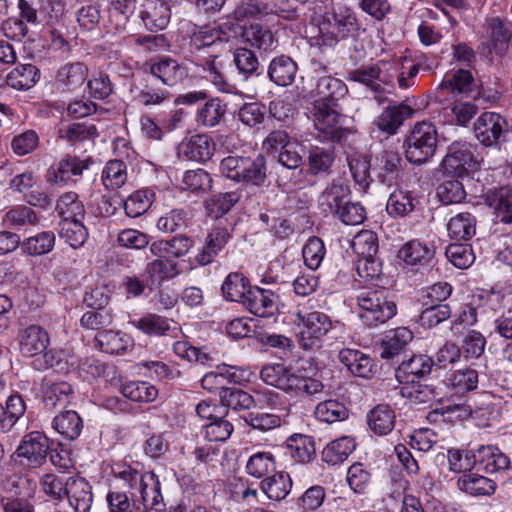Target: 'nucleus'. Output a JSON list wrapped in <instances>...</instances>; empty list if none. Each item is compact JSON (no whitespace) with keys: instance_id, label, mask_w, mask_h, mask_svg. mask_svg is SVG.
Segmentation results:
<instances>
[{"instance_id":"nucleus-1","label":"nucleus","mask_w":512,"mask_h":512,"mask_svg":"<svg viewBox=\"0 0 512 512\" xmlns=\"http://www.w3.org/2000/svg\"><path fill=\"white\" fill-rule=\"evenodd\" d=\"M261 379L268 385L296 395H315L322 392L321 381L304 376L299 368L288 367L282 363L265 365L260 372Z\"/></svg>"},{"instance_id":"nucleus-2","label":"nucleus","mask_w":512,"mask_h":512,"mask_svg":"<svg viewBox=\"0 0 512 512\" xmlns=\"http://www.w3.org/2000/svg\"><path fill=\"white\" fill-rule=\"evenodd\" d=\"M221 173L230 180L261 187L267 179L266 159L262 154L255 156H228L221 160Z\"/></svg>"},{"instance_id":"nucleus-3","label":"nucleus","mask_w":512,"mask_h":512,"mask_svg":"<svg viewBox=\"0 0 512 512\" xmlns=\"http://www.w3.org/2000/svg\"><path fill=\"white\" fill-rule=\"evenodd\" d=\"M359 317L368 327L386 323L397 313V306L385 289L362 291L357 296Z\"/></svg>"},{"instance_id":"nucleus-4","label":"nucleus","mask_w":512,"mask_h":512,"mask_svg":"<svg viewBox=\"0 0 512 512\" xmlns=\"http://www.w3.org/2000/svg\"><path fill=\"white\" fill-rule=\"evenodd\" d=\"M437 144L438 133L436 127L430 122H418L403 144L406 159L415 165L424 164L434 156Z\"/></svg>"},{"instance_id":"nucleus-5","label":"nucleus","mask_w":512,"mask_h":512,"mask_svg":"<svg viewBox=\"0 0 512 512\" xmlns=\"http://www.w3.org/2000/svg\"><path fill=\"white\" fill-rule=\"evenodd\" d=\"M309 113L314 127L322 134L323 138L332 141L342 138L343 115L339 111V104L314 100Z\"/></svg>"},{"instance_id":"nucleus-6","label":"nucleus","mask_w":512,"mask_h":512,"mask_svg":"<svg viewBox=\"0 0 512 512\" xmlns=\"http://www.w3.org/2000/svg\"><path fill=\"white\" fill-rule=\"evenodd\" d=\"M477 167L474 145L467 141H453L448 145L442 160V168L446 174L462 178L475 171Z\"/></svg>"},{"instance_id":"nucleus-7","label":"nucleus","mask_w":512,"mask_h":512,"mask_svg":"<svg viewBox=\"0 0 512 512\" xmlns=\"http://www.w3.org/2000/svg\"><path fill=\"white\" fill-rule=\"evenodd\" d=\"M296 316L303 324V329L300 332V345L304 349L320 348L323 338L333 327L331 318L320 311L307 313L298 311Z\"/></svg>"},{"instance_id":"nucleus-8","label":"nucleus","mask_w":512,"mask_h":512,"mask_svg":"<svg viewBox=\"0 0 512 512\" xmlns=\"http://www.w3.org/2000/svg\"><path fill=\"white\" fill-rule=\"evenodd\" d=\"M348 79L366 86L373 94V99L379 104L386 100L393 87V77L383 75L379 64L361 66L349 72Z\"/></svg>"},{"instance_id":"nucleus-9","label":"nucleus","mask_w":512,"mask_h":512,"mask_svg":"<svg viewBox=\"0 0 512 512\" xmlns=\"http://www.w3.org/2000/svg\"><path fill=\"white\" fill-rule=\"evenodd\" d=\"M130 91L133 100L146 108L161 106L171 97L169 89L159 83L157 78L143 72L142 76L134 81Z\"/></svg>"},{"instance_id":"nucleus-10","label":"nucleus","mask_w":512,"mask_h":512,"mask_svg":"<svg viewBox=\"0 0 512 512\" xmlns=\"http://www.w3.org/2000/svg\"><path fill=\"white\" fill-rule=\"evenodd\" d=\"M475 136L484 146H499L506 140L509 125L503 116L495 112L482 113L474 123Z\"/></svg>"},{"instance_id":"nucleus-11","label":"nucleus","mask_w":512,"mask_h":512,"mask_svg":"<svg viewBox=\"0 0 512 512\" xmlns=\"http://www.w3.org/2000/svg\"><path fill=\"white\" fill-rule=\"evenodd\" d=\"M88 159H81L76 155L66 154L47 171V181L51 184H67L76 182L89 167Z\"/></svg>"},{"instance_id":"nucleus-12","label":"nucleus","mask_w":512,"mask_h":512,"mask_svg":"<svg viewBox=\"0 0 512 512\" xmlns=\"http://www.w3.org/2000/svg\"><path fill=\"white\" fill-rule=\"evenodd\" d=\"M486 33L488 37V54L495 53L504 57L509 50L512 39V22L500 17H492L486 20Z\"/></svg>"},{"instance_id":"nucleus-13","label":"nucleus","mask_w":512,"mask_h":512,"mask_svg":"<svg viewBox=\"0 0 512 512\" xmlns=\"http://www.w3.org/2000/svg\"><path fill=\"white\" fill-rule=\"evenodd\" d=\"M142 72L157 78L167 88L176 85L185 77L184 68L177 60L168 56L145 63Z\"/></svg>"},{"instance_id":"nucleus-14","label":"nucleus","mask_w":512,"mask_h":512,"mask_svg":"<svg viewBox=\"0 0 512 512\" xmlns=\"http://www.w3.org/2000/svg\"><path fill=\"white\" fill-rule=\"evenodd\" d=\"M49 450V439L40 431H32L23 436L16 454L19 458H24L27 465L37 467L46 460Z\"/></svg>"},{"instance_id":"nucleus-15","label":"nucleus","mask_w":512,"mask_h":512,"mask_svg":"<svg viewBox=\"0 0 512 512\" xmlns=\"http://www.w3.org/2000/svg\"><path fill=\"white\" fill-rule=\"evenodd\" d=\"M17 341L23 357L37 358L48 348L50 336L43 327L31 324L19 330Z\"/></svg>"},{"instance_id":"nucleus-16","label":"nucleus","mask_w":512,"mask_h":512,"mask_svg":"<svg viewBox=\"0 0 512 512\" xmlns=\"http://www.w3.org/2000/svg\"><path fill=\"white\" fill-rule=\"evenodd\" d=\"M231 238L232 235L228 228L212 227L205 238L203 247L195 256V262L200 266L211 264L224 251Z\"/></svg>"},{"instance_id":"nucleus-17","label":"nucleus","mask_w":512,"mask_h":512,"mask_svg":"<svg viewBox=\"0 0 512 512\" xmlns=\"http://www.w3.org/2000/svg\"><path fill=\"white\" fill-rule=\"evenodd\" d=\"M373 170L379 182L392 186L397 183L403 170L402 158L394 150H383L376 155Z\"/></svg>"},{"instance_id":"nucleus-18","label":"nucleus","mask_w":512,"mask_h":512,"mask_svg":"<svg viewBox=\"0 0 512 512\" xmlns=\"http://www.w3.org/2000/svg\"><path fill=\"white\" fill-rule=\"evenodd\" d=\"M474 467L487 474H497L510 467V459L498 447L480 446L474 450Z\"/></svg>"},{"instance_id":"nucleus-19","label":"nucleus","mask_w":512,"mask_h":512,"mask_svg":"<svg viewBox=\"0 0 512 512\" xmlns=\"http://www.w3.org/2000/svg\"><path fill=\"white\" fill-rule=\"evenodd\" d=\"M277 301L278 296L273 291L252 286L242 305L255 316L270 317L278 310Z\"/></svg>"},{"instance_id":"nucleus-20","label":"nucleus","mask_w":512,"mask_h":512,"mask_svg":"<svg viewBox=\"0 0 512 512\" xmlns=\"http://www.w3.org/2000/svg\"><path fill=\"white\" fill-rule=\"evenodd\" d=\"M178 152L187 160L204 163L214 155L215 143L207 134H195L179 144Z\"/></svg>"},{"instance_id":"nucleus-21","label":"nucleus","mask_w":512,"mask_h":512,"mask_svg":"<svg viewBox=\"0 0 512 512\" xmlns=\"http://www.w3.org/2000/svg\"><path fill=\"white\" fill-rule=\"evenodd\" d=\"M140 18L148 30H163L171 19L170 5L165 0H143Z\"/></svg>"},{"instance_id":"nucleus-22","label":"nucleus","mask_w":512,"mask_h":512,"mask_svg":"<svg viewBox=\"0 0 512 512\" xmlns=\"http://www.w3.org/2000/svg\"><path fill=\"white\" fill-rule=\"evenodd\" d=\"M88 67L82 62H72L61 66L55 84L62 92H77L82 89L88 77Z\"/></svg>"},{"instance_id":"nucleus-23","label":"nucleus","mask_w":512,"mask_h":512,"mask_svg":"<svg viewBox=\"0 0 512 512\" xmlns=\"http://www.w3.org/2000/svg\"><path fill=\"white\" fill-rule=\"evenodd\" d=\"M414 114V108L407 104L406 101H403L383 109L381 114L375 119V124L381 131L394 135L403 125L404 121L412 118Z\"/></svg>"},{"instance_id":"nucleus-24","label":"nucleus","mask_w":512,"mask_h":512,"mask_svg":"<svg viewBox=\"0 0 512 512\" xmlns=\"http://www.w3.org/2000/svg\"><path fill=\"white\" fill-rule=\"evenodd\" d=\"M474 78L469 70L459 69L447 73L437 90V97L445 99L447 94L454 97L468 95L473 90Z\"/></svg>"},{"instance_id":"nucleus-25","label":"nucleus","mask_w":512,"mask_h":512,"mask_svg":"<svg viewBox=\"0 0 512 512\" xmlns=\"http://www.w3.org/2000/svg\"><path fill=\"white\" fill-rule=\"evenodd\" d=\"M351 194L350 187L344 183H331L319 195L318 204L322 213L336 216Z\"/></svg>"},{"instance_id":"nucleus-26","label":"nucleus","mask_w":512,"mask_h":512,"mask_svg":"<svg viewBox=\"0 0 512 512\" xmlns=\"http://www.w3.org/2000/svg\"><path fill=\"white\" fill-rule=\"evenodd\" d=\"M433 360L427 355H413L403 360L396 369V378L400 383H414L416 379L431 372Z\"/></svg>"},{"instance_id":"nucleus-27","label":"nucleus","mask_w":512,"mask_h":512,"mask_svg":"<svg viewBox=\"0 0 512 512\" xmlns=\"http://www.w3.org/2000/svg\"><path fill=\"white\" fill-rule=\"evenodd\" d=\"M412 339L413 333L406 327L388 331L380 342L381 358L394 360L406 350Z\"/></svg>"},{"instance_id":"nucleus-28","label":"nucleus","mask_w":512,"mask_h":512,"mask_svg":"<svg viewBox=\"0 0 512 512\" xmlns=\"http://www.w3.org/2000/svg\"><path fill=\"white\" fill-rule=\"evenodd\" d=\"M338 359L353 375L362 378H369L376 367L373 359L360 350L342 349Z\"/></svg>"},{"instance_id":"nucleus-29","label":"nucleus","mask_w":512,"mask_h":512,"mask_svg":"<svg viewBox=\"0 0 512 512\" xmlns=\"http://www.w3.org/2000/svg\"><path fill=\"white\" fill-rule=\"evenodd\" d=\"M66 497L75 512H89L92 506V487L84 478L69 477Z\"/></svg>"},{"instance_id":"nucleus-30","label":"nucleus","mask_w":512,"mask_h":512,"mask_svg":"<svg viewBox=\"0 0 512 512\" xmlns=\"http://www.w3.org/2000/svg\"><path fill=\"white\" fill-rule=\"evenodd\" d=\"M293 486L290 475L285 471L274 472L260 482L261 491L271 501L280 502L291 492Z\"/></svg>"},{"instance_id":"nucleus-31","label":"nucleus","mask_w":512,"mask_h":512,"mask_svg":"<svg viewBox=\"0 0 512 512\" xmlns=\"http://www.w3.org/2000/svg\"><path fill=\"white\" fill-rule=\"evenodd\" d=\"M486 204L492 208L501 223L512 224V188L505 186L485 195Z\"/></svg>"},{"instance_id":"nucleus-32","label":"nucleus","mask_w":512,"mask_h":512,"mask_svg":"<svg viewBox=\"0 0 512 512\" xmlns=\"http://www.w3.org/2000/svg\"><path fill=\"white\" fill-rule=\"evenodd\" d=\"M419 205L420 200L412 191L397 189L390 194L386 210L394 218L405 217L417 210Z\"/></svg>"},{"instance_id":"nucleus-33","label":"nucleus","mask_w":512,"mask_h":512,"mask_svg":"<svg viewBox=\"0 0 512 512\" xmlns=\"http://www.w3.org/2000/svg\"><path fill=\"white\" fill-rule=\"evenodd\" d=\"M460 491L471 496H489L496 490V482L477 473H464L457 480Z\"/></svg>"},{"instance_id":"nucleus-34","label":"nucleus","mask_w":512,"mask_h":512,"mask_svg":"<svg viewBox=\"0 0 512 512\" xmlns=\"http://www.w3.org/2000/svg\"><path fill=\"white\" fill-rule=\"evenodd\" d=\"M313 93L318 97L316 100L338 104L339 100L348 93V88L342 80L323 75L317 79Z\"/></svg>"},{"instance_id":"nucleus-35","label":"nucleus","mask_w":512,"mask_h":512,"mask_svg":"<svg viewBox=\"0 0 512 512\" xmlns=\"http://www.w3.org/2000/svg\"><path fill=\"white\" fill-rule=\"evenodd\" d=\"M297 73V64L289 56L275 57L268 67L269 79L278 86H288L293 83Z\"/></svg>"},{"instance_id":"nucleus-36","label":"nucleus","mask_w":512,"mask_h":512,"mask_svg":"<svg viewBox=\"0 0 512 512\" xmlns=\"http://www.w3.org/2000/svg\"><path fill=\"white\" fill-rule=\"evenodd\" d=\"M249 279L241 272H231L224 279L221 292L225 300L243 303L251 289Z\"/></svg>"},{"instance_id":"nucleus-37","label":"nucleus","mask_w":512,"mask_h":512,"mask_svg":"<svg viewBox=\"0 0 512 512\" xmlns=\"http://www.w3.org/2000/svg\"><path fill=\"white\" fill-rule=\"evenodd\" d=\"M356 443L352 437L342 436L329 442L321 453L322 460L335 466L347 460L349 455L355 450Z\"/></svg>"},{"instance_id":"nucleus-38","label":"nucleus","mask_w":512,"mask_h":512,"mask_svg":"<svg viewBox=\"0 0 512 512\" xmlns=\"http://www.w3.org/2000/svg\"><path fill=\"white\" fill-rule=\"evenodd\" d=\"M335 161L333 144L311 146L308 152V167L312 175L328 174Z\"/></svg>"},{"instance_id":"nucleus-39","label":"nucleus","mask_w":512,"mask_h":512,"mask_svg":"<svg viewBox=\"0 0 512 512\" xmlns=\"http://www.w3.org/2000/svg\"><path fill=\"white\" fill-rule=\"evenodd\" d=\"M286 454L297 463H309L316 454L314 439L311 436L294 434L288 438Z\"/></svg>"},{"instance_id":"nucleus-40","label":"nucleus","mask_w":512,"mask_h":512,"mask_svg":"<svg viewBox=\"0 0 512 512\" xmlns=\"http://www.w3.org/2000/svg\"><path fill=\"white\" fill-rule=\"evenodd\" d=\"M112 474L117 480L113 487L121 488L129 493H136L144 481V473L137 467L126 463H118L112 467Z\"/></svg>"},{"instance_id":"nucleus-41","label":"nucleus","mask_w":512,"mask_h":512,"mask_svg":"<svg viewBox=\"0 0 512 512\" xmlns=\"http://www.w3.org/2000/svg\"><path fill=\"white\" fill-rule=\"evenodd\" d=\"M52 427L64 439L73 441L77 439L83 429V421L74 410H65L54 417Z\"/></svg>"},{"instance_id":"nucleus-42","label":"nucleus","mask_w":512,"mask_h":512,"mask_svg":"<svg viewBox=\"0 0 512 512\" xmlns=\"http://www.w3.org/2000/svg\"><path fill=\"white\" fill-rule=\"evenodd\" d=\"M241 198L242 191L239 189L218 193L208 198L204 203V207L209 217L218 219L227 214Z\"/></svg>"},{"instance_id":"nucleus-43","label":"nucleus","mask_w":512,"mask_h":512,"mask_svg":"<svg viewBox=\"0 0 512 512\" xmlns=\"http://www.w3.org/2000/svg\"><path fill=\"white\" fill-rule=\"evenodd\" d=\"M96 346L108 354H123L131 345L129 337L121 331L102 330L94 338Z\"/></svg>"},{"instance_id":"nucleus-44","label":"nucleus","mask_w":512,"mask_h":512,"mask_svg":"<svg viewBox=\"0 0 512 512\" xmlns=\"http://www.w3.org/2000/svg\"><path fill=\"white\" fill-rule=\"evenodd\" d=\"M369 428L377 435L389 434L395 425V412L386 404L374 407L367 415Z\"/></svg>"},{"instance_id":"nucleus-45","label":"nucleus","mask_w":512,"mask_h":512,"mask_svg":"<svg viewBox=\"0 0 512 512\" xmlns=\"http://www.w3.org/2000/svg\"><path fill=\"white\" fill-rule=\"evenodd\" d=\"M39 77L40 72L36 66L20 64L8 73L6 83L16 90H27L37 83Z\"/></svg>"},{"instance_id":"nucleus-46","label":"nucleus","mask_w":512,"mask_h":512,"mask_svg":"<svg viewBox=\"0 0 512 512\" xmlns=\"http://www.w3.org/2000/svg\"><path fill=\"white\" fill-rule=\"evenodd\" d=\"M333 28L341 39L358 35L360 24L354 11L347 7H339L332 14Z\"/></svg>"},{"instance_id":"nucleus-47","label":"nucleus","mask_w":512,"mask_h":512,"mask_svg":"<svg viewBox=\"0 0 512 512\" xmlns=\"http://www.w3.org/2000/svg\"><path fill=\"white\" fill-rule=\"evenodd\" d=\"M447 231L450 238L467 241L475 235L476 218L469 212L459 213L448 221Z\"/></svg>"},{"instance_id":"nucleus-48","label":"nucleus","mask_w":512,"mask_h":512,"mask_svg":"<svg viewBox=\"0 0 512 512\" xmlns=\"http://www.w3.org/2000/svg\"><path fill=\"white\" fill-rule=\"evenodd\" d=\"M59 236L72 248L77 249L88 239V230L82 219H62L59 223Z\"/></svg>"},{"instance_id":"nucleus-49","label":"nucleus","mask_w":512,"mask_h":512,"mask_svg":"<svg viewBox=\"0 0 512 512\" xmlns=\"http://www.w3.org/2000/svg\"><path fill=\"white\" fill-rule=\"evenodd\" d=\"M56 236L53 231H42L23 240L22 251L30 256H42L50 253L55 246Z\"/></svg>"},{"instance_id":"nucleus-50","label":"nucleus","mask_w":512,"mask_h":512,"mask_svg":"<svg viewBox=\"0 0 512 512\" xmlns=\"http://www.w3.org/2000/svg\"><path fill=\"white\" fill-rule=\"evenodd\" d=\"M137 492L140 494L138 498L153 507L154 510L160 511L164 506L161 484L153 472L144 473V481Z\"/></svg>"},{"instance_id":"nucleus-51","label":"nucleus","mask_w":512,"mask_h":512,"mask_svg":"<svg viewBox=\"0 0 512 512\" xmlns=\"http://www.w3.org/2000/svg\"><path fill=\"white\" fill-rule=\"evenodd\" d=\"M129 323L148 336H165L171 330L169 319L152 313L131 320Z\"/></svg>"},{"instance_id":"nucleus-52","label":"nucleus","mask_w":512,"mask_h":512,"mask_svg":"<svg viewBox=\"0 0 512 512\" xmlns=\"http://www.w3.org/2000/svg\"><path fill=\"white\" fill-rule=\"evenodd\" d=\"M434 251L418 240L404 244L399 250V258L407 265H425L433 258Z\"/></svg>"},{"instance_id":"nucleus-53","label":"nucleus","mask_w":512,"mask_h":512,"mask_svg":"<svg viewBox=\"0 0 512 512\" xmlns=\"http://www.w3.org/2000/svg\"><path fill=\"white\" fill-rule=\"evenodd\" d=\"M245 470L248 475L257 479L267 477L276 470L275 457L271 452H256L247 460Z\"/></svg>"},{"instance_id":"nucleus-54","label":"nucleus","mask_w":512,"mask_h":512,"mask_svg":"<svg viewBox=\"0 0 512 512\" xmlns=\"http://www.w3.org/2000/svg\"><path fill=\"white\" fill-rule=\"evenodd\" d=\"M43 399L49 408L64 409L74 399V391L67 382L53 383L46 388Z\"/></svg>"},{"instance_id":"nucleus-55","label":"nucleus","mask_w":512,"mask_h":512,"mask_svg":"<svg viewBox=\"0 0 512 512\" xmlns=\"http://www.w3.org/2000/svg\"><path fill=\"white\" fill-rule=\"evenodd\" d=\"M233 62L245 80L263 73L257 56L250 49L237 48L233 54Z\"/></svg>"},{"instance_id":"nucleus-56","label":"nucleus","mask_w":512,"mask_h":512,"mask_svg":"<svg viewBox=\"0 0 512 512\" xmlns=\"http://www.w3.org/2000/svg\"><path fill=\"white\" fill-rule=\"evenodd\" d=\"M245 41L251 46L263 50H273L277 47V40L273 33L259 24H252L242 31Z\"/></svg>"},{"instance_id":"nucleus-57","label":"nucleus","mask_w":512,"mask_h":512,"mask_svg":"<svg viewBox=\"0 0 512 512\" xmlns=\"http://www.w3.org/2000/svg\"><path fill=\"white\" fill-rule=\"evenodd\" d=\"M148 278L154 282H163L179 275V265L171 259H154L145 267Z\"/></svg>"},{"instance_id":"nucleus-58","label":"nucleus","mask_w":512,"mask_h":512,"mask_svg":"<svg viewBox=\"0 0 512 512\" xmlns=\"http://www.w3.org/2000/svg\"><path fill=\"white\" fill-rule=\"evenodd\" d=\"M477 106L471 102L455 103L451 106H445L439 113L443 116V122H455L458 125L467 124L476 114Z\"/></svg>"},{"instance_id":"nucleus-59","label":"nucleus","mask_w":512,"mask_h":512,"mask_svg":"<svg viewBox=\"0 0 512 512\" xmlns=\"http://www.w3.org/2000/svg\"><path fill=\"white\" fill-rule=\"evenodd\" d=\"M121 393L132 401L148 403L156 399L158 390L149 382L131 381L122 385Z\"/></svg>"},{"instance_id":"nucleus-60","label":"nucleus","mask_w":512,"mask_h":512,"mask_svg":"<svg viewBox=\"0 0 512 512\" xmlns=\"http://www.w3.org/2000/svg\"><path fill=\"white\" fill-rule=\"evenodd\" d=\"M220 402L227 408L242 411L250 409L254 404V399L246 391L232 385L220 392Z\"/></svg>"},{"instance_id":"nucleus-61","label":"nucleus","mask_w":512,"mask_h":512,"mask_svg":"<svg viewBox=\"0 0 512 512\" xmlns=\"http://www.w3.org/2000/svg\"><path fill=\"white\" fill-rule=\"evenodd\" d=\"M155 194L150 190H137L124 201V210L128 217L143 215L153 203Z\"/></svg>"},{"instance_id":"nucleus-62","label":"nucleus","mask_w":512,"mask_h":512,"mask_svg":"<svg viewBox=\"0 0 512 512\" xmlns=\"http://www.w3.org/2000/svg\"><path fill=\"white\" fill-rule=\"evenodd\" d=\"M127 181V167L121 160H110L102 171L103 185L110 190L122 187Z\"/></svg>"},{"instance_id":"nucleus-63","label":"nucleus","mask_w":512,"mask_h":512,"mask_svg":"<svg viewBox=\"0 0 512 512\" xmlns=\"http://www.w3.org/2000/svg\"><path fill=\"white\" fill-rule=\"evenodd\" d=\"M56 211L63 219L78 220L85 216L84 205L75 192L63 194L57 201Z\"/></svg>"},{"instance_id":"nucleus-64","label":"nucleus","mask_w":512,"mask_h":512,"mask_svg":"<svg viewBox=\"0 0 512 512\" xmlns=\"http://www.w3.org/2000/svg\"><path fill=\"white\" fill-rule=\"evenodd\" d=\"M226 113V104L214 98L207 101L197 113V122L205 127H215Z\"/></svg>"}]
</instances>
